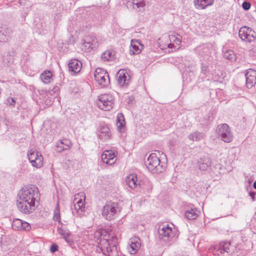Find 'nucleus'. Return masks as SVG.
<instances>
[{
	"label": "nucleus",
	"instance_id": "nucleus-7",
	"mask_svg": "<svg viewBox=\"0 0 256 256\" xmlns=\"http://www.w3.org/2000/svg\"><path fill=\"white\" fill-rule=\"evenodd\" d=\"M238 35L240 39L244 42L249 43L255 41L256 38V32L250 28L242 26L238 31Z\"/></svg>",
	"mask_w": 256,
	"mask_h": 256
},
{
	"label": "nucleus",
	"instance_id": "nucleus-42",
	"mask_svg": "<svg viewBox=\"0 0 256 256\" xmlns=\"http://www.w3.org/2000/svg\"><path fill=\"white\" fill-rule=\"evenodd\" d=\"M50 250L54 253L58 250V246L56 244H52L50 246Z\"/></svg>",
	"mask_w": 256,
	"mask_h": 256
},
{
	"label": "nucleus",
	"instance_id": "nucleus-15",
	"mask_svg": "<svg viewBox=\"0 0 256 256\" xmlns=\"http://www.w3.org/2000/svg\"><path fill=\"white\" fill-rule=\"evenodd\" d=\"M147 0H128V4L132 6L137 12H142L144 10Z\"/></svg>",
	"mask_w": 256,
	"mask_h": 256
},
{
	"label": "nucleus",
	"instance_id": "nucleus-49",
	"mask_svg": "<svg viewBox=\"0 0 256 256\" xmlns=\"http://www.w3.org/2000/svg\"><path fill=\"white\" fill-rule=\"evenodd\" d=\"M1 67H2V66H1V64H0V68H1Z\"/></svg>",
	"mask_w": 256,
	"mask_h": 256
},
{
	"label": "nucleus",
	"instance_id": "nucleus-21",
	"mask_svg": "<svg viewBox=\"0 0 256 256\" xmlns=\"http://www.w3.org/2000/svg\"><path fill=\"white\" fill-rule=\"evenodd\" d=\"M98 136L100 138L106 140L110 138V134L109 128L107 126H102L100 127L98 132Z\"/></svg>",
	"mask_w": 256,
	"mask_h": 256
},
{
	"label": "nucleus",
	"instance_id": "nucleus-34",
	"mask_svg": "<svg viewBox=\"0 0 256 256\" xmlns=\"http://www.w3.org/2000/svg\"><path fill=\"white\" fill-rule=\"evenodd\" d=\"M222 168V166L220 164H217L215 165V166L212 168H210L211 172L214 173V174L218 176V174H220V170Z\"/></svg>",
	"mask_w": 256,
	"mask_h": 256
},
{
	"label": "nucleus",
	"instance_id": "nucleus-39",
	"mask_svg": "<svg viewBox=\"0 0 256 256\" xmlns=\"http://www.w3.org/2000/svg\"><path fill=\"white\" fill-rule=\"evenodd\" d=\"M54 220L55 221L60 222V216L58 210H56L54 211Z\"/></svg>",
	"mask_w": 256,
	"mask_h": 256
},
{
	"label": "nucleus",
	"instance_id": "nucleus-25",
	"mask_svg": "<svg viewBox=\"0 0 256 256\" xmlns=\"http://www.w3.org/2000/svg\"><path fill=\"white\" fill-rule=\"evenodd\" d=\"M114 52L108 50L104 52L102 54L101 58L104 61H110L114 60Z\"/></svg>",
	"mask_w": 256,
	"mask_h": 256
},
{
	"label": "nucleus",
	"instance_id": "nucleus-22",
	"mask_svg": "<svg viewBox=\"0 0 256 256\" xmlns=\"http://www.w3.org/2000/svg\"><path fill=\"white\" fill-rule=\"evenodd\" d=\"M214 2V0H194V4L196 8L204 9L206 7L212 5Z\"/></svg>",
	"mask_w": 256,
	"mask_h": 256
},
{
	"label": "nucleus",
	"instance_id": "nucleus-2",
	"mask_svg": "<svg viewBox=\"0 0 256 256\" xmlns=\"http://www.w3.org/2000/svg\"><path fill=\"white\" fill-rule=\"evenodd\" d=\"M120 211V209L118 203L108 202L102 208V216L106 220H111L118 215Z\"/></svg>",
	"mask_w": 256,
	"mask_h": 256
},
{
	"label": "nucleus",
	"instance_id": "nucleus-16",
	"mask_svg": "<svg viewBox=\"0 0 256 256\" xmlns=\"http://www.w3.org/2000/svg\"><path fill=\"white\" fill-rule=\"evenodd\" d=\"M212 162L210 158L208 156H204L198 160L196 166L200 170H206L208 168H210Z\"/></svg>",
	"mask_w": 256,
	"mask_h": 256
},
{
	"label": "nucleus",
	"instance_id": "nucleus-18",
	"mask_svg": "<svg viewBox=\"0 0 256 256\" xmlns=\"http://www.w3.org/2000/svg\"><path fill=\"white\" fill-rule=\"evenodd\" d=\"M130 80V76L124 70H120L118 73V82L120 86H126Z\"/></svg>",
	"mask_w": 256,
	"mask_h": 256
},
{
	"label": "nucleus",
	"instance_id": "nucleus-33",
	"mask_svg": "<svg viewBox=\"0 0 256 256\" xmlns=\"http://www.w3.org/2000/svg\"><path fill=\"white\" fill-rule=\"evenodd\" d=\"M131 46L132 49L130 50V52H132L133 54H138L140 52V50L139 48V46L136 44H134V41L132 40L131 41Z\"/></svg>",
	"mask_w": 256,
	"mask_h": 256
},
{
	"label": "nucleus",
	"instance_id": "nucleus-47",
	"mask_svg": "<svg viewBox=\"0 0 256 256\" xmlns=\"http://www.w3.org/2000/svg\"><path fill=\"white\" fill-rule=\"evenodd\" d=\"M173 46H174V44H170L168 45V47L169 48H172L173 47Z\"/></svg>",
	"mask_w": 256,
	"mask_h": 256
},
{
	"label": "nucleus",
	"instance_id": "nucleus-44",
	"mask_svg": "<svg viewBox=\"0 0 256 256\" xmlns=\"http://www.w3.org/2000/svg\"><path fill=\"white\" fill-rule=\"evenodd\" d=\"M102 233L101 232L96 231L94 232V236L96 238L99 239L100 237L102 236Z\"/></svg>",
	"mask_w": 256,
	"mask_h": 256
},
{
	"label": "nucleus",
	"instance_id": "nucleus-28",
	"mask_svg": "<svg viewBox=\"0 0 256 256\" xmlns=\"http://www.w3.org/2000/svg\"><path fill=\"white\" fill-rule=\"evenodd\" d=\"M196 208H191L190 210H187L185 212L184 216L188 220H195L198 215L196 212Z\"/></svg>",
	"mask_w": 256,
	"mask_h": 256
},
{
	"label": "nucleus",
	"instance_id": "nucleus-6",
	"mask_svg": "<svg viewBox=\"0 0 256 256\" xmlns=\"http://www.w3.org/2000/svg\"><path fill=\"white\" fill-rule=\"evenodd\" d=\"M85 196L84 193H78L74 196V209H72V212L74 215L78 216L82 214L84 210Z\"/></svg>",
	"mask_w": 256,
	"mask_h": 256
},
{
	"label": "nucleus",
	"instance_id": "nucleus-46",
	"mask_svg": "<svg viewBox=\"0 0 256 256\" xmlns=\"http://www.w3.org/2000/svg\"><path fill=\"white\" fill-rule=\"evenodd\" d=\"M256 194V192H250L249 193V195L250 196L252 199L253 200H254V196Z\"/></svg>",
	"mask_w": 256,
	"mask_h": 256
},
{
	"label": "nucleus",
	"instance_id": "nucleus-37",
	"mask_svg": "<svg viewBox=\"0 0 256 256\" xmlns=\"http://www.w3.org/2000/svg\"><path fill=\"white\" fill-rule=\"evenodd\" d=\"M84 46L85 48V49L88 52H90L92 49H93L94 48H93L92 46H91L90 44V42H87L86 40V38L84 39Z\"/></svg>",
	"mask_w": 256,
	"mask_h": 256
},
{
	"label": "nucleus",
	"instance_id": "nucleus-8",
	"mask_svg": "<svg viewBox=\"0 0 256 256\" xmlns=\"http://www.w3.org/2000/svg\"><path fill=\"white\" fill-rule=\"evenodd\" d=\"M94 79L102 87H106L110 84V78L108 73L104 69L98 68L94 72Z\"/></svg>",
	"mask_w": 256,
	"mask_h": 256
},
{
	"label": "nucleus",
	"instance_id": "nucleus-32",
	"mask_svg": "<svg viewBox=\"0 0 256 256\" xmlns=\"http://www.w3.org/2000/svg\"><path fill=\"white\" fill-rule=\"evenodd\" d=\"M87 42H90L91 46H92L93 48H95L98 46V40L95 36H88L86 38Z\"/></svg>",
	"mask_w": 256,
	"mask_h": 256
},
{
	"label": "nucleus",
	"instance_id": "nucleus-20",
	"mask_svg": "<svg viewBox=\"0 0 256 256\" xmlns=\"http://www.w3.org/2000/svg\"><path fill=\"white\" fill-rule=\"evenodd\" d=\"M72 146V142L68 139L64 138L58 142L56 146V150L61 152L64 150H69Z\"/></svg>",
	"mask_w": 256,
	"mask_h": 256
},
{
	"label": "nucleus",
	"instance_id": "nucleus-26",
	"mask_svg": "<svg viewBox=\"0 0 256 256\" xmlns=\"http://www.w3.org/2000/svg\"><path fill=\"white\" fill-rule=\"evenodd\" d=\"M204 134L201 132H198V131H196L190 134L188 136V138L190 140L192 141H199L204 138Z\"/></svg>",
	"mask_w": 256,
	"mask_h": 256
},
{
	"label": "nucleus",
	"instance_id": "nucleus-30",
	"mask_svg": "<svg viewBox=\"0 0 256 256\" xmlns=\"http://www.w3.org/2000/svg\"><path fill=\"white\" fill-rule=\"evenodd\" d=\"M22 220L18 218L14 219L12 222V227L16 230H22Z\"/></svg>",
	"mask_w": 256,
	"mask_h": 256
},
{
	"label": "nucleus",
	"instance_id": "nucleus-36",
	"mask_svg": "<svg viewBox=\"0 0 256 256\" xmlns=\"http://www.w3.org/2000/svg\"><path fill=\"white\" fill-rule=\"evenodd\" d=\"M16 104V98H14L8 97L6 100V104L10 106H12L14 107Z\"/></svg>",
	"mask_w": 256,
	"mask_h": 256
},
{
	"label": "nucleus",
	"instance_id": "nucleus-11",
	"mask_svg": "<svg viewBox=\"0 0 256 256\" xmlns=\"http://www.w3.org/2000/svg\"><path fill=\"white\" fill-rule=\"evenodd\" d=\"M102 161L108 164L112 165L116 161V153L112 150H104L101 156Z\"/></svg>",
	"mask_w": 256,
	"mask_h": 256
},
{
	"label": "nucleus",
	"instance_id": "nucleus-3",
	"mask_svg": "<svg viewBox=\"0 0 256 256\" xmlns=\"http://www.w3.org/2000/svg\"><path fill=\"white\" fill-rule=\"evenodd\" d=\"M145 164L150 172L153 174L162 172L164 168L160 164V160L156 153L151 154L145 162Z\"/></svg>",
	"mask_w": 256,
	"mask_h": 256
},
{
	"label": "nucleus",
	"instance_id": "nucleus-9",
	"mask_svg": "<svg viewBox=\"0 0 256 256\" xmlns=\"http://www.w3.org/2000/svg\"><path fill=\"white\" fill-rule=\"evenodd\" d=\"M28 159L34 167L40 168L43 166V156L40 152L31 149L28 152Z\"/></svg>",
	"mask_w": 256,
	"mask_h": 256
},
{
	"label": "nucleus",
	"instance_id": "nucleus-5",
	"mask_svg": "<svg viewBox=\"0 0 256 256\" xmlns=\"http://www.w3.org/2000/svg\"><path fill=\"white\" fill-rule=\"evenodd\" d=\"M218 138L225 142H230L233 140V135L231 130L226 124L218 125L216 128Z\"/></svg>",
	"mask_w": 256,
	"mask_h": 256
},
{
	"label": "nucleus",
	"instance_id": "nucleus-41",
	"mask_svg": "<svg viewBox=\"0 0 256 256\" xmlns=\"http://www.w3.org/2000/svg\"><path fill=\"white\" fill-rule=\"evenodd\" d=\"M104 242L106 245V250L108 252L109 251L111 250L110 247L109 246L110 242L107 239H104Z\"/></svg>",
	"mask_w": 256,
	"mask_h": 256
},
{
	"label": "nucleus",
	"instance_id": "nucleus-31",
	"mask_svg": "<svg viewBox=\"0 0 256 256\" xmlns=\"http://www.w3.org/2000/svg\"><path fill=\"white\" fill-rule=\"evenodd\" d=\"M130 246L132 249V252L131 253L135 254L136 251L138 250L140 246V244L139 242V240L135 242H132L130 244Z\"/></svg>",
	"mask_w": 256,
	"mask_h": 256
},
{
	"label": "nucleus",
	"instance_id": "nucleus-12",
	"mask_svg": "<svg viewBox=\"0 0 256 256\" xmlns=\"http://www.w3.org/2000/svg\"><path fill=\"white\" fill-rule=\"evenodd\" d=\"M159 238L164 240H169L174 236L172 228L168 224L162 226L158 230Z\"/></svg>",
	"mask_w": 256,
	"mask_h": 256
},
{
	"label": "nucleus",
	"instance_id": "nucleus-24",
	"mask_svg": "<svg viewBox=\"0 0 256 256\" xmlns=\"http://www.w3.org/2000/svg\"><path fill=\"white\" fill-rule=\"evenodd\" d=\"M116 125L118 130L120 132H124L125 126V120L124 115L122 114H118Z\"/></svg>",
	"mask_w": 256,
	"mask_h": 256
},
{
	"label": "nucleus",
	"instance_id": "nucleus-35",
	"mask_svg": "<svg viewBox=\"0 0 256 256\" xmlns=\"http://www.w3.org/2000/svg\"><path fill=\"white\" fill-rule=\"evenodd\" d=\"M201 73L205 77L210 74L208 70V66L205 64H202L201 66Z\"/></svg>",
	"mask_w": 256,
	"mask_h": 256
},
{
	"label": "nucleus",
	"instance_id": "nucleus-40",
	"mask_svg": "<svg viewBox=\"0 0 256 256\" xmlns=\"http://www.w3.org/2000/svg\"><path fill=\"white\" fill-rule=\"evenodd\" d=\"M250 6H251L250 3L248 2H246V1L243 2V3L242 4V8L246 10H248L250 8Z\"/></svg>",
	"mask_w": 256,
	"mask_h": 256
},
{
	"label": "nucleus",
	"instance_id": "nucleus-27",
	"mask_svg": "<svg viewBox=\"0 0 256 256\" xmlns=\"http://www.w3.org/2000/svg\"><path fill=\"white\" fill-rule=\"evenodd\" d=\"M52 76L50 71H45L40 74V78L44 84H49L52 80Z\"/></svg>",
	"mask_w": 256,
	"mask_h": 256
},
{
	"label": "nucleus",
	"instance_id": "nucleus-4",
	"mask_svg": "<svg viewBox=\"0 0 256 256\" xmlns=\"http://www.w3.org/2000/svg\"><path fill=\"white\" fill-rule=\"evenodd\" d=\"M97 102L98 106L104 110L108 111L111 110L114 104V98L110 94H104L98 96Z\"/></svg>",
	"mask_w": 256,
	"mask_h": 256
},
{
	"label": "nucleus",
	"instance_id": "nucleus-43",
	"mask_svg": "<svg viewBox=\"0 0 256 256\" xmlns=\"http://www.w3.org/2000/svg\"><path fill=\"white\" fill-rule=\"evenodd\" d=\"M59 91V87L56 86H54L53 88L50 91V94H55Z\"/></svg>",
	"mask_w": 256,
	"mask_h": 256
},
{
	"label": "nucleus",
	"instance_id": "nucleus-29",
	"mask_svg": "<svg viewBox=\"0 0 256 256\" xmlns=\"http://www.w3.org/2000/svg\"><path fill=\"white\" fill-rule=\"evenodd\" d=\"M224 58L230 61L236 60V55L232 50H226L224 54Z\"/></svg>",
	"mask_w": 256,
	"mask_h": 256
},
{
	"label": "nucleus",
	"instance_id": "nucleus-1",
	"mask_svg": "<svg viewBox=\"0 0 256 256\" xmlns=\"http://www.w3.org/2000/svg\"><path fill=\"white\" fill-rule=\"evenodd\" d=\"M38 190L34 185H30L22 188L19 192L16 200L18 210L24 214L32 213L36 209V198Z\"/></svg>",
	"mask_w": 256,
	"mask_h": 256
},
{
	"label": "nucleus",
	"instance_id": "nucleus-17",
	"mask_svg": "<svg viewBox=\"0 0 256 256\" xmlns=\"http://www.w3.org/2000/svg\"><path fill=\"white\" fill-rule=\"evenodd\" d=\"M82 62L76 59H72L68 64V70L72 72V74H76L79 72L82 68Z\"/></svg>",
	"mask_w": 256,
	"mask_h": 256
},
{
	"label": "nucleus",
	"instance_id": "nucleus-10",
	"mask_svg": "<svg viewBox=\"0 0 256 256\" xmlns=\"http://www.w3.org/2000/svg\"><path fill=\"white\" fill-rule=\"evenodd\" d=\"M218 256H230L232 254L230 243L229 242H222L215 248Z\"/></svg>",
	"mask_w": 256,
	"mask_h": 256
},
{
	"label": "nucleus",
	"instance_id": "nucleus-38",
	"mask_svg": "<svg viewBox=\"0 0 256 256\" xmlns=\"http://www.w3.org/2000/svg\"><path fill=\"white\" fill-rule=\"evenodd\" d=\"M22 230H29L30 229V224L24 221H22Z\"/></svg>",
	"mask_w": 256,
	"mask_h": 256
},
{
	"label": "nucleus",
	"instance_id": "nucleus-13",
	"mask_svg": "<svg viewBox=\"0 0 256 256\" xmlns=\"http://www.w3.org/2000/svg\"><path fill=\"white\" fill-rule=\"evenodd\" d=\"M246 86L248 88H252L256 84V70L250 68L245 74Z\"/></svg>",
	"mask_w": 256,
	"mask_h": 256
},
{
	"label": "nucleus",
	"instance_id": "nucleus-45",
	"mask_svg": "<svg viewBox=\"0 0 256 256\" xmlns=\"http://www.w3.org/2000/svg\"><path fill=\"white\" fill-rule=\"evenodd\" d=\"M174 42L177 44H180L181 43V40H180V38H175L174 36Z\"/></svg>",
	"mask_w": 256,
	"mask_h": 256
},
{
	"label": "nucleus",
	"instance_id": "nucleus-19",
	"mask_svg": "<svg viewBox=\"0 0 256 256\" xmlns=\"http://www.w3.org/2000/svg\"><path fill=\"white\" fill-rule=\"evenodd\" d=\"M58 232L68 244L71 246L74 244L70 236V234L68 228L62 226L58 227Z\"/></svg>",
	"mask_w": 256,
	"mask_h": 256
},
{
	"label": "nucleus",
	"instance_id": "nucleus-48",
	"mask_svg": "<svg viewBox=\"0 0 256 256\" xmlns=\"http://www.w3.org/2000/svg\"><path fill=\"white\" fill-rule=\"evenodd\" d=\"M253 186L255 189H256V180L254 182Z\"/></svg>",
	"mask_w": 256,
	"mask_h": 256
},
{
	"label": "nucleus",
	"instance_id": "nucleus-23",
	"mask_svg": "<svg viewBox=\"0 0 256 256\" xmlns=\"http://www.w3.org/2000/svg\"><path fill=\"white\" fill-rule=\"evenodd\" d=\"M137 176L134 174L128 176L126 180V184L131 188H134L137 186Z\"/></svg>",
	"mask_w": 256,
	"mask_h": 256
},
{
	"label": "nucleus",
	"instance_id": "nucleus-14",
	"mask_svg": "<svg viewBox=\"0 0 256 256\" xmlns=\"http://www.w3.org/2000/svg\"><path fill=\"white\" fill-rule=\"evenodd\" d=\"M12 30L6 25H0V42H6L11 38Z\"/></svg>",
	"mask_w": 256,
	"mask_h": 256
}]
</instances>
